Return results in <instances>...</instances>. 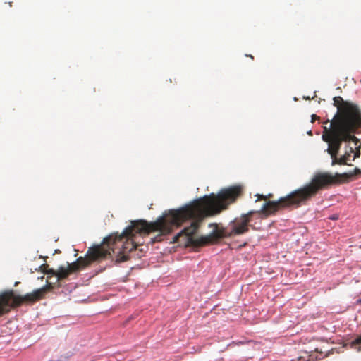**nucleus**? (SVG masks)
<instances>
[{
	"label": "nucleus",
	"instance_id": "12",
	"mask_svg": "<svg viewBox=\"0 0 361 361\" xmlns=\"http://www.w3.org/2000/svg\"><path fill=\"white\" fill-rule=\"evenodd\" d=\"M317 118H318V117L317 116V115H315V114L312 115V122H314Z\"/></svg>",
	"mask_w": 361,
	"mask_h": 361
},
{
	"label": "nucleus",
	"instance_id": "8",
	"mask_svg": "<svg viewBox=\"0 0 361 361\" xmlns=\"http://www.w3.org/2000/svg\"><path fill=\"white\" fill-rule=\"evenodd\" d=\"M354 152L353 146H350L349 145H346L345 147V152L344 154L340 157H338L337 161H331V165L334 166L336 164L338 165H348L352 166L351 164H348V161L350 160L351 154Z\"/></svg>",
	"mask_w": 361,
	"mask_h": 361
},
{
	"label": "nucleus",
	"instance_id": "3",
	"mask_svg": "<svg viewBox=\"0 0 361 361\" xmlns=\"http://www.w3.org/2000/svg\"><path fill=\"white\" fill-rule=\"evenodd\" d=\"M349 110L345 108L336 116L335 121L330 122L329 127L324 126L322 138L329 145L326 152L330 154L332 161H337L342 142L357 140L352 133L361 128V126L356 125L357 119L352 114H350Z\"/></svg>",
	"mask_w": 361,
	"mask_h": 361
},
{
	"label": "nucleus",
	"instance_id": "14",
	"mask_svg": "<svg viewBox=\"0 0 361 361\" xmlns=\"http://www.w3.org/2000/svg\"><path fill=\"white\" fill-rule=\"evenodd\" d=\"M267 200H268V199H270L271 197H273V195H272V194H269V195H267Z\"/></svg>",
	"mask_w": 361,
	"mask_h": 361
},
{
	"label": "nucleus",
	"instance_id": "6",
	"mask_svg": "<svg viewBox=\"0 0 361 361\" xmlns=\"http://www.w3.org/2000/svg\"><path fill=\"white\" fill-rule=\"evenodd\" d=\"M47 292V288L37 289L32 293L22 296L9 290L0 293V317L8 313L11 310L20 307L23 303H34L41 300Z\"/></svg>",
	"mask_w": 361,
	"mask_h": 361
},
{
	"label": "nucleus",
	"instance_id": "11",
	"mask_svg": "<svg viewBox=\"0 0 361 361\" xmlns=\"http://www.w3.org/2000/svg\"><path fill=\"white\" fill-rule=\"evenodd\" d=\"M256 196L257 197V199L256 200V201H259V200H265V201L267 200V195L257 194Z\"/></svg>",
	"mask_w": 361,
	"mask_h": 361
},
{
	"label": "nucleus",
	"instance_id": "5",
	"mask_svg": "<svg viewBox=\"0 0 361 361\" xmlns=\"http://www.w3.org/2000/svg\"><path fill=\"white\" fill-rule=\"evenodd\" d=\"M104 256V252L101 250L100 247H90L85 257H78L76 261L73 263L68 262L66 267H60L56 271L49 268L47 264H44L40 266V269L44 274L56 276L58 280H62L66 279L70 274L85 269L94 262L96 259Z\"/></svg>",
	"mask_w": 361,
	"mask_h": 361
},
{
	"label": "nucleus",
	"instance_id": "16",
	"mask_svg": "<svg viewBox=\"0 0 361 361\" xmlns=\"http://www.w3.org/2000/svg\"><path fill=\"white\" fill-rule=\"evenodd\" d=\"M249 56H250L252 59H254V57H253L252 55H250Z\"/></svg>",
	"mask_w": 361,
	"mask_h": 361
},
{
	"label": "nucleus",
	"instance_id": "13",
	"mask_svg": "<svg viewBox=\"0 0 361 361\" xmlns=\"http://www.w3.org/2000/svg\"><path fill=\"white\" fill-rule=\"evenodd\" d=\"M160 237H161V235H158L157 237H156L155 240H154V241H159L160 240V239H159Z\"/></svg>",
	"mask_w": 361,
	"mask_h": 361
},
{
	"label": "nucleus",
	"instance_id": "2",
	"mask_svg": "<svg viewBox=\"0 0 361 361\" xmlns=\"http://www.w3.org/2000/svg\"><path fill=\"white\" fill-rule=\"evenodd\" d=\"M360 174H361V169L357 167H355L353 171L349 173H336L334 175L328 172L317 173L308 184L291 192L285 197H281L279 202L268 203L267 207L268 206L269 209L273 210L280 207H299L306 204L319 190L327 188L332 185L348 182L353 176Z\"/></svg>",
	"mask_w": 361,
	"mask_h": 361
},
{
	"label": "nucleus",
	"instance_id": "17",
	"mask_svg": "<svg viewBox=\"0 0 361 361\" xmlns=\"http://www.w3.org/2000/svg\"><path fill=\"white\" fill-rule=\"evenodd\" d=\"M56 252H60V251L59 250H56Z\"/></svg>",
	"mask_w": 361,
	"mask_h": 361
},
{
	"label": "nucleus",
	"instance_id": "15",
	"mask_svg": "<svg viewBox=\"0 0 361 361\" xmlns=\"http://www.w3.org/2000/svg\"><path fill=\"white\" fill-rule=\"evenodd\" d=\"M330 121L329 120H327L326 122H325V124H327L329 123Z\"/></svg>",
	"mask_w": 361,
	"mask_h": 361
},
{
	"label": "nucleus",
	"instance_id": "10",
	"mask_svg": "<svg viewBox=\"0 0 361 361\" xmlns=\"http://www.w3.org/2000/svg\"><path fill=\"white\" fill-rule=\"evenodd\" d=\"M352 144L353 145L354 152L353 160L354 161L355 159L359 158L361 154L360 148L361 145L360 143V140L357 138V140H351Z\"/></svg>",
	"mask_w": 361,
	"mask_h": 361
},
{
	"label": "nucleus",
	"instance_id": "9",
	"mask_svg": "<svg viewBox=\"0 0 361 361\" xmlns=\"http://www.w3.org/2000/svg\"><path fill=\"white\" fill-rule=\"evenodd\" d=\"M348 345L351 349H353L357 352H361V333L357 334L355 338L348 343Z\"/></svg>",
	"mask_w": 361,
	"mask_h": 361
},
{
	"label": "nucleus",
	"instance_id": "1",
	"mask_svg": "<svg viewBox=\"0 0 361 361\" xmlns=\"http://www.w3.org/2000/svg\"><path fill=\"white\" fill-rule=\"evenodd\" d=\"M240 186H232L221 190L217 194L211 193L204 197L195 200L191 204L178 209L171 210L166 217H160L154 222L148 223L145 220L132 221L121 234L110 235L105 238L100 245L93 247H100L104 252V256L96 259L100 261L111 256V252H115V249H121L116 261L126 262L129 257L126 253L132 252L137 248L138 244L135 242L133 237L135 234L148 235L153 231H159L161 235L171 232V226H178L188 219H193L190 225L183 230V233L191 240L192 235L197 231L200 222L206 216L220 214L233 203L241 195Z\"/></svg>",
	"mask_w": 361,
	"mask_h": 361
},
{
	"label": "nucleus",
	"instance_id": "4",
	"mask_svg": "<svg viewBox=\"0 0 361 361\" xmlns=\"http://www.w3.org/2000/svg\"><path fill=\"white\" fill-rule=\"evenodd\" d=\"M280 199L277 201L279 202ZM272 201L266 202L261 209L257 212L250 211L245 214L241 215L239 218H235L229 225L230 231L224 228H219L217 226L215 227V229L208 235L200 237L197 240V244L198 245H205L208 244H212L219 240L224 238L231 237L233 235H238L243 234L248 231V224L251 221V216L253 214L257 213H263L266 216L273 214L276 212L279 209H283L286 208H295V207H278L276 209L273 210L269 209L267 204Z\"/></svg>",
	"mask_w": 361,
	"mask_h": 361
},
{
	"label": "nucleus",
	"instance_id": "7",
	"mask_svg": "<svg viewBox=\"0 0 361 361\" xmlns=\"http://www.w3.org/2000/svg\"><path fill=\"white\" fill-rule=\"evenodd\" d=\"M334 106L338 108V112L336 114L332 121H335L336 116L341 113L345 108H348L350 109L349 112H350V114H352V115L357 119L356 121L357 122L356 123V125L361 126V112L356 105L350 102L343 101V98L341 97H335L334 98Z\"/></svg>",
	"mask_w": 361,
	"mask_h": 361
},
{
	"label": "nucleus",
	"instance_id": "18",
	"mask_svg": "<svg viewBox=\"0 0 361 361\" xmlns=\"http://www.w3.org/2000/svg\"><path fill=\"white\" fill-rule=\"evenodd\" d=\"M360 82H361V80H360Z\"/></svg>",
	"mask_w": 361,
	"mask_h": 361
}]
</instances>
